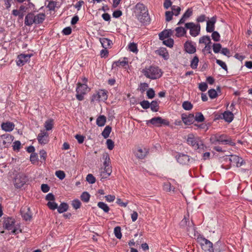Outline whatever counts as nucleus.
Returning <instances> with one entry per match:
<instances>
[{
    "label": "nucleus",
    "instance_id": "f257e3e1",
    "mask_svg": "<svg viewBox=\"0 0 252 252\" xmlns=\"http://www.w3.org/2000/svg\"><path fill=\"white\" fill-rule=\"evenodd\" d=\"M134 13L142 24L147 25L150 22V17L147 7L142 3L138 2L134 6Z\"/></svg>",
    "mask_w": 252,
    "mask_h": 252
},
{
    "label": "nucleus",
    "instance_id": "f03ea898",
    "mask_svg": "<svg viewBox=\"0 0 252 252\" xmlns=\"http://www.w3.org/2000/svg\"><path fill=\"white\" fill-rule=\"evenodd\" d=\"M141 72L146 78L151 80L158 79L162 75L161 70L158 66L154 65L145 67Z\"/></svg>",
    "mask_w": 252,
    "mask_h": 252
},
{
    "label": "nucleus",
    "instance_id": "7ed1b4c3",
    "mask_svg": "<svg viewBox=\"0 0 252 252\" xmlns=\"http://www.w3.org/2000/svg\"><path fill=\"white\" fill-rule=\"evenodd\" d=\"M210 142L213 144L217 143L233 146L235 143L231 138L226 134H216L213 135L210 138Z\"/></svg>",
    "mask_w": 252,
    "mask_h": 252
},
{
    "label": "nucleus",
    "instance_id": "20e7f679",
    "mask_svg": "<svg viewBox=\"0 0 252 252\" xmlns=\"http://www.w3.org/2000/svg\"><path fill=\"white\" fill-rule=\"evenodd\" d=\"M187 143L193 149L198 150L199 152L204 150L205 146L198 137H195L192 134H189L187 139Z\"/></svg>",
    "mask_w": 252,
    "mask_h": 252
},
{
    "label": "nucleus",
    "instance_id": "39448f33",
    "mask_svg": "<svg viewBox=\"0 0 252 252\" xmlns=\"http://www.w3.org/2000/svg\"><path fill=\"white\" fill-rule=\"evenodd\" d=\"M197 241L199 243L202 249L205 252H213L214 248L213 243L203 236L200 235L197 237Z\"/></svg>",
    "mask_w": 252,
    "mask_h": 252
},
{
    "label": "nucleus",
    "instance_id": "423d86ee",
    "mask_svg": "<svg viewBox=\"0 0 252 252\" xmlns=\"http://www.w3.org/2000/svg\"><path fill=\"white\" fill-rule=\"evenodd\" d=\"M107 92L105 90H99L92 95L91 102H104L107 99Z\"/></svg>",
    "mask_w": 252,
    "mask_h": 252
},
{
    "label": "nucleus",
    "instance_id": "0eeeda50",
    "mask_svg": "<svg viewBox=\"0 0 252 252\" xmlns=\"http://www.w3.org/2000/svg\"><path fill=\"white\" fill-rule=\"evenodd\" d=\"M180 226L181 228L185 229L189 233H194L195 232V227L192 221H190L189 217H185L180 223Z\"/></svg>",
    "mask_w": 252,
    "mask_h": 252
},
{
    "label": "nucleus",
    "instance_id": "6e6552de",
    "mask_svg": "<svg viewBox=\"0 0 252 252\" xmlns=\"http://www.w3.org/2000/svg\"><path fill=\"white\" fill-rule=\"evenodd\" d=\"M88 86L86 84L78 83L77 84V87L76 89V98L79 101L83 100L84 99V95L86 94L87 92L88 91Z\"/></svg>",
    "mask_w": 252,
    "mask_h": 252
},
{
    "label": "nucleus",
    "instance_id": "1a4fd4ad",
    "mask_svg": "<svg viewBox=\"0 0 252 252\" xmlns=\"http://www.w3.org/2000/svg\"><path fill=\"white\" fill-rule=\"evenodd\" d=\"M185 27L189 30V34L193 37L198 35L200 32V25L195 24L193 22L187 23L185 24Z\"/></svg>",
    "mask_w": 252,
    "mask_h": 252
},
{
    "label": "nucleus",
    "instance_id": "9d476101",
    "mask_svg": "<svg viewBox=\"0 0 252 252\" xmlns=\"http://www.w3.org/2000/svg\"><path fill=\"white\" fill-rule=\"evenodd\" d=\"M15 220L12 218H6L4 219L3 222V226L12 233H16L17 229L15 226Z\"/></svg>",
    "mask_w": 252,
    "mask_h": 252
},
{
    "label": "nucleus",
    "instance_id": "9b49d317",
    "mask_svg": "<svg viewBox=\"0 0 252 252\" xmlns=\"http://www.w3.org/2000/svg\"><path fill=\"white\" fill-rule=\"evenodd\" d=\"M150 123L156 126H160L162 125L169 126L170 124L169 122L166 120L163 119L160 117H154L147 122V124Z\"/></svg>",
    "mask_w": 252,
    "mask_h": 252
},
{
    "label": "nucleus",
    "instance_id": "f8f14e48",
    "mask_svg": "<svg viewBox=\"0 0 252 252\" xmlns=\"http://www.w3.org/2000/svg\"><path fill=\"white\" fill-rule=\"evenodd\" d=\"M14 140V137L9 134H4L0 136V146L8 147Z\"/></svg>",
    "mask_w": 252,
    "mask_h": 252
},
{
    "label": "nucleus",
    "instance_id": "ddd939ff",
    "mask_svg": "<svg viewBox=\"0 0 252 252\" xmlns=\"http://www.w3.org/2000/svg\"><path fill=\"white\" fill-rule=\"evenodd\" d=\"M44 126L45 129L41 130L37 137L38 141L41 145L46 144L47 141V121L45 122Z\"/></svg>",
    "mask_w": 252,
    "mask_h": 252
},
{
    "label": "nucleus",
    "instance_id": "4468645a",
    "mask_svg": "<svg viewBox=\"0 0 252 252\" xmlns=\"http://www.w3.org/2000/svg\"><path fill=\"white\" fill-rule=\"evenodd\" d=\"M27 182L26 176L23 174H18L14 179V185L17 188H20Z\"/></svg>",
    "mask_w": 252,
    "mask_h": 252
},
{
    "label": "nucleus",
    "instance_id": "2eb2a0df",
    "mask_svg": "<svg viewBox=\"0 0 252 252\" xmlns=\"http://www.w3.org/2000/svg\"><path fill=\"white\" fill-rule=\"evenodd\" d=\"M185 51L190 54L194 53L196 51L195 43L191 40H188L184 44Z\"/></svg>",
    "mask_w": 252,
    "mask_h": 252
},
{
    "label": "nucleus",
    "instance_id": "dca6fc26",
    "mask_svg": "<svg viewBox=\"0 0 252 252\" xmlns=\"http://www.w3.org/2000/svg\"><path fill=\"white\" fill-rule=\"evenodd\" d=\"M228 160L231 164L237 167H240L244 163V160L241 158L236 155H231L228 158Z\"/></svg>",
    "mask_w": 252,
    "mask_h": 252
},
{
    "label": "nucleus",
    "instance_id": "f3484780",
    "mask_svg": "<svg viewBox=\"0 0 252 252\" xmlns=\"http://www.w3.org/2000/svg\"><path fill=\"white\" fill-rule=\"evenodd\" d=\"M31 57L30 54H21L18 56L17 64L18 66H22L28 62Z\"/></svg>",
    "mask_w": 252,
    "mask_h": 252
},
{
    "label": "nucleus",
    "instance_id": "a211bd4d",
    "mask_svg": "<svg viewBox=\"0 0 252 252\" xmlns=\"http://www.w3.org/2000/svg\"><path fill=\"white\" fill-rule=\"evenodd\" d=\"M176 158L177 161L182 164H187L190 160V158L187 155L183 154H178L176 156Z\"/></svg>",
    "mask_w": 252,
    "mask_h": 252
},
{
    "label": "nucleus",
    "instance_id": "6ab92c4d",
    "mask_svg": "<svg viewBox=\"0 0 252 252\" xmlns=\"http://www.w3.org/2000/svg\"><path fill=\"white\" fill-rule=\"evenodd\" d=\"M217 21L216 16L212 17L207 21L206 31L208 32H212L215 30V25Z\"/></svg>",
    "mask_w": 252,
    "mask_h": 252
},
{
    "label": "nucleus",
    "instance_id": "aec40b11",
    "mask_svg": "<svg viewBox=\"0 0 252 252\" xmlns=\"http://www.w3.org/2000/svg\"><path fill=\"white\" fill-rule=\"evenodd\" d=\"M182 120L184 124L186 125H190L193 124L194 120L193 114H190L188 115L185 114L182 115Z\"/></svg>",
    "mask_w": 252,
    "mask_h": 252
},
{
    "label": "nucleus",
    "instance_id": "412c9836",
    "mask_svg": "<svg viewBox=\"0 0 252 252\" xmlns=\"http://www.w3.org/2000/svg\"><path fill=\"white\" fill-rule=\"evenodd\" d=\"M21 213L22 217L25 220H29L32 218V213L30 211V208L24 207L21 210Z\"/></svg>",
    "mask_w": 252,
    "mask_h": 252
},
{
    "label": "nucleus",
    "instance_id": "4be33fe9",
    "mask_svg": "<svg viewBox=\"0 0 252 252\" xmlns=\"http://www.w3.org/2000/svg\"><path fill=\"white\" fill-rule=\"evenodd\" d=\"M55 196L52 193H48V208L55 210L58 208V204L54 202Z\"/></svg>",
    "mask_w": 252,
    "mask_h": 252
},
{
    "label": "nucleus",
    "instance_id": "5701e85b",
    "mask_svg": "<svg viewBox=\"0 0 252 252\" xmlns=\"http://www.w3.org/2000/svg\"><path fill=\"white\" fill-rule=\"evenodd\" d=\"M128 64V59L126 57L120 59L118 61H115L113 63L112 67L115 68L116 67L125 66Z\"/></svg>",
    "mask_w": 252,
    "mask_h": 252
},
{
    "label": "nucleus",
    "instance_id": "b1692460",
    "mask_svg": "<svg viewBox=\"0 0 252 252\" xmlns=\"http://www.w3.org/2000/svg\"><path fill=\"white\" fill-rule=\"evenodd\" d=\"M1 127L5 131L10 132L14 129L15 125L12 122H6L1 125Z\"/></svg>",
    "mask_w": 252,
    "mask_h": 252
},
{
    "label": "nucleus",
    "instance_id": "393cba45",
    "mask_svg": "<svg viewBox=\"0 0 252 252\" xmlns=\"http://www.w3.org/2000/svg\"><path fill=\"white\" fill-rule=\"evenodd\" d=\"M33 24H35V15L32 13H28L25 17V24L31 26Z\"/></svg>",
    "mask_w": 252,
    "mask_h": 252
},
{
    "label": "nucleus",
    "instance_id": "a878e982",
    "mask_svg": "<svg viewBox=\"0 0 252 252\" xmlns=\"http://www.w3.org/2000/svg\"><path fill=\"white\" fill-rule=\"evenodd\" d=\"M174 31L171 29L165 30L159 33V38L163 40L165 38H168L172 35Z\"/></svg>",
    "mask_w": 252,
    "mask_h": 252
},
{
    "label": "nucleus",
    "instance_id": "bb28decb",
    "mask_svg": "<svg viewBox=\"0 0 252 252\" xmlns=\"http://www.w3.org/2000/svg\"><path fill=\"white\" fill-rule=\"evenodd\" d=\"M192 11L191 9H188L183 14L182 18L178 23L177 25H179L184 23L186 20L192 15Z\"/></svg>",
    "mask_w": 252,
    "mask_h": 252
},
{
    "label": "nucleus",
    "instance_id": "cd10ccee",
    "mask_svg": "<svg viewBox=\"0 0 252 252\" xmlns=\"http://www.w3.org/2000/svg\"><path fill=\"white\" fill-rule=\"evenodd\" d=\"M158 54L161 56L164 60H167L169 58V54L165 48H160L156 51Z\"/></svg>",
    "mask_w": 252,
    "mask_h": 252
},
{
    "label": "nucleus",
    "instance_id": "c85d7f7f",
    "mask_svg": "<svg viewBox=\"0 0 252 252\" xmlns=\"http://www.w3.org/2000/svg\"><path fill=\"white\" fill-rule=\"evenodd\" d=\"M112 173V169L111 168H107L105 169L104 168H101L100 170V177L101 179H107L109 177Z\"/></svg>",
    "mask_w": 252,
    "mask_h": 252
},
{
    "label": "nucleus",
    "instance_id": "c756f323",
    "mask_svg": "<svg viewBox=\"0 0 252 252\" xmlns=\"http://www.w3.org/2000/svg\"><path fill=\"white\" fill-rule=\"evenodd\" d=\"M234 118L233 114L230 111H225L222 114V118L227 122L230 123Z\"/></svg>",
    "mask_w": 252,
    "mask_h": 252
},
{
    "label": "nucleus",
    "instance_id": "7c9ffc66",
    "mask_svg": "<svg viewBox=\"0 0 252 252\" xmlns=\"http://www.w3.org/2000/svg\"><path fill=\"white\" fill-rule=\"evenodd\" d=\"M106 122V117L104 115H100L96 119V123L98 126H103L105 125Z\"/></svg>",
    "mask_w": 252,
    "mask_h": 252
},
{
    "label": "nucleus",
    "instance_id": "2f4dec72",
    "mask_svg": "<svg viewBox=\"0 0 252 252\" xmlns=\"http://www.w3.org/2000/svg\"><path fill=\"white\" fill-rule=\"evenodd\" d=\"M147 154V151L146 149H142L141 148L138 149L135 152V156L136 157H137L138 158L140 159H143Z\"/></svg>",
    "mask_w": 252,
    "mask_h": 252
},
{
    "label": "nucleus",
    "instance_id": "473e14b6",
    "mask_svg": "<svg viewBox=\"0 0 252 252\" xmlns=\"http://www.w3.org/2000/svg\"><path fill=\"white\" fill-rule=\"evenodd\" d=\"M175 35L178 37L183 36L186 33L185 29L181 27H177L175 29Z\"/></svg>",
    "mask_w": 252,
    "mask_h": 252
},
{
    "label": "nucleus",
    "instance_id": "72a5a7b5",
    "mask_svg": "<svg viewBox=\"0 0 252 252\" xmlns=\"http://www.w3.org/2000/svg\"><path fill=\"white\" fill-rule=\"evenodd\" d=\"M68 209V205L66 203L63 202L57 208L58 213H63L67 211Z\"/></svg>",
    "mask_w": 252,
    "mask_h": 252
},
{
    "label": "nucleus",
    "instance_id": "f704fd0d",
    "mask_svg": "<svg viewBox=\"0 0 252 252\" xmlns=\"http://www.w3.org/2000/svg\"><path fill=\"white\" fill-rule=\"evenodd\" d=\"M100 42L103 48L106 49L109 47V46L112 43L111 40L106 38H100Z\"/></svg>",
    "mask_w": 252,
    "mask_h": 252
},
{
    "label": "nucleus",
    "instance_id": "c9c22d12",
    "mask_svg": "<svg viewBox=\"0 0 252 252\" xmlns=\"http://www.w3.org/2000/svg\"><path fill=\"white\" fill-rule=\"evenodd\" d=\"M112 127L109 126H107L101 133V135L104 138H107L111 132Z\"/></svg>",
    "mask_w": 252,
    "mask_h": 252
},
{
    "label": "nucleus",
    "instance_id": "e433bc0d",
    "mask_svg": "<svg viewBox=\"0 0 252 252\" xmlns=\"http://www.w3.org/2000/svg\"><path fill=\"white\" fill-rule=\"evenodd\" d=\"M211 43V38L208 35H204L201 37L199 39V44H207V43Z\"/></svg>",
    "mask_w": 252,
    "mask_h": 252
},
{
    "label": "nucleus",
    "instance_id": "4c0bfd02",
    "mask_svg": "<svg viewBox=\"0 0 252 252\" xmlns=\"http://www.w3.org/2000/svg\"><path fill=\"white\" fill-rule=\"evenodd\" d=\"M45 18V15L43 13H39L35 15V24L42 23Z\"/></svg>",
    "mask_w": 252,
    "mask_h": 252
},
{
    "label": "nucleus",
    "instance_id": "58836bf2",
    "mask_svg": "<svg viewBox=\"0 0 252 252\" xmlns=\"http://www.w3.org/2000/svg\"><path fill=\"white\" fill-rule=\"evenodd\" d=\"M97 206L102 209L105 213H108L110 210L109 206L103 202H99L97 203Z\"/></svg>",
    "mask_w": 252,
    "mask_h": 252
},
{
    "label": "nucleus",
    "instance_id": "ea45409f",
    "mask_svg": "<svg viewBox=\"0 0 252 252\" xmlns=\"http://www.w3.org/2000/svg\"><path fill=\"white\" fill-rule=\"evenodd\" d=\"M199 62V59L197 56H195L190 62V67L192 69H196L197 67Z\"/></svg>",
    "mask_w": 252,
    "mask_h": 252
},
{
    "label": "nucleus",
    "instance_id": "a19ab883",
    "mask_svg": "<svg viewBox=\"0 0 252 252\" xmlns=\"http://www.w3.org/2000/svg\"><path fill=\"white\" fill-rule=\"evenodd\" d=\"M151 109L153 112H158L159 109V105L158 101L156 100H153L150 103Z\"/></svg>",
    "mask_w": 252,
    "mask_h": 252
},
{
    "label": "nucleus",
    "instance_id": "79ce46f5",
    "mask_svg": "<svg viewBox=\"0 0 252 252\" xmlns=\"http://www.w3.org/2000/svg\"><path fill=\"white\" fill-rule=\"evenodd\" d=\"M81 199L84 202H88L90 200V195L86 191L83 192L81 195Z\"/></svg>",
    "mask_w": 252,
    "mask_h": 252
},
{
    "label": "nucleus",
    "instance_id": "37998d69",
    "mask_svg": "<svg viewBox=\"0 0 252 252\" xmlns=\"http://www.w3.org/2000/svg\"><path fill=\"white\" fill-rule=\"evenodd\" d=\"M114 233L116 237L118 239H121L122 235L121 233V228L120 226H116L114 230Z\"/></svg>",
    "mask_w": 252,
    "mask_h": 252
},
{
    "label": "nucleus",
    "instance_id": "c03bdc74",
    "mask_svg": "<svg viewBox=\"0 0 252 252\" xmlns=\"http://www.w3.org/2000/svg\"><path fill=\"white\" fill-rule=\"evenodd\" d=\"M194 119L198 122H202L204 121V117L200 112H197L195 114Z\"/></svg>",
    "mask_w": 252,
    "mask_h": 252
},
{
    "label": "nucleus",
    "instance_id": "a18cd8bd",
    "mask_svg": "<svg viewBox=\"0 0 252 252\" xmlns=\"http://www.w3.org/2000/svg\"><path fill=\"white\" fill-rule=\"evenodd\" d=\"M183 108L186 110H190L192 107V104L189 101H185L182 104Z\"/></svg>",
    "mask_w": 252,
    "mask_h": 252
},
{
    "label": "nucleus",
    "instance_id": "49530a36",
    "mask_svg": "<svg viewBox=\"0 0 252 252\" xmlns=\"http://www.w3.org/2000/svg\"><path fill=\"white\" fill-rule=\"evenodd\" d=\"M163 189L166 191H171V190H174V188L171 186L170 183L167 182L164 184Z\"/></svg>",
    "mask_w": 252,
    "mask_h": 252
},
{
    "label": "nucleus",
    "instance_id": "de8ad7c7",
    "mask_svg": "<svg viewBox=\"0 0 252 252\" xmlns=\"http://www.w3.org/2000/svg\"><path fill=\"white\" fill-rule=\"evenodd\" d=\"M174 15L173 11H166L165 13V20L166 22H169L172 19Z\"/></svg>",
    "mask_w": 252,
    "mask_h": 252
},
{
    "label": "nucleus",
    "instance_id": "09e8293b",
    "mask_svg": "<svg viewBox=\"0 0 252 252\" xmlns=\"http://www.w3.org/2000/svg\"><path fill=\"white\" fill-rule=\"evenodd\" d=\"M212 47L213 51L215 53H219L221 51V49H222L221 45L220 43H214Z\"/></svg>",
    "mask_w": 252,
    "mask_h": 252
},
{
    "label": "nucleus",
    "instance_id": "8fccbe9b",
    "mask_svg": "<svg viewBox=\"0 0 252 252\" xmlns=\"http://www.w3.org/2000/svg\"><path fill=\"white\" fill-rule=\"evenodd\" d=\"M172 11L173 12L174 15L177 16L179 15L181 11V8L176 5H172L171 7Z\"/></svg>",
    "mask_w": 252,
    "mask_h": 252
},
{
    "label": "nucleus",
    "instance_id": "3c124183",
    "mask_svg": "<svg viewBox=\"0 0 252 252\" xmlns=\"http://www.w3.org/2000/svg\"><path fill=\"white\" fill-rule=\"evenodd\" d=\"M212 38L215 41H219L220 40V35L217 31L212 32Z\"/></svg>",
    "mask_w": 252,
    "mask_h": 252
},
{
    "label": "nucleus",
    "instance_id": "603ef678",
    "mask_svg": "<svg viewBox=\"0 0 252 252\" xmlns=\"http://www.w3.org/2000/svg\"><path fill=\"white\" fill-rule=\"evenodd\" d=\"M103 165L104 166V168L105 169H107V168H111V167L110 166V158L108 155L106 156L105 160L103 162Z\"/></svg>",
    "mask_w": 252,
    "mask_h": 252
},
{
    "label": "nucleus",
    "instance_id": "864d4df0",
    "mask_svg": "<svg viewBox=\"0 0 252 252\" xmlns=\"http://www.w3.org/2000/svg\"><path fill=\"white\" fill-rule=\"evenodd\" d=\"M55 175L59 179L62 180H63L65 177L64 172L62 170L56 171L55 172Z\"/></svg>",
    "mask_w": 252,
    "mask_h": 252
},
{
    "label": "nucleus",
    "instance_id": "5fc2aeb1",
    "mask_svg": "<svg viewBox=\"0 0 252 252\" xmlns=\"http://www.w3.org/2000/svg\"><path fill=\"white\" fill-rule=\"evenodd\" d=\"M208 95L209 97L212 98H215L218 96V94L215 89H211L208 91Z\"/></svg>",
    "mask_w": 252,
    "mask_h": 252
},
{
    "label": "nucleus",
    "instance_id": "6e6d98bb",
    "mask_svg": "<svg viewBox=\"0 0 252 252\" xmlns=\"http://www.w3.org/2000/svg\"><path fill=\"white\" fill-rule=\"evenodd\" d=\"M128 48L130 51L133 53H135L138 51L137 45L133 42L129 43L128 45Z\"/></svg>",
    "mask_w": 252,
    "mask_h": 252
},
{
    "label": "nucleus",
    "instance_id": "4d7b16f0",
    "mask_svg": "<svg viewBox=\"0 0 252 252\" xmlns=\"http://www.w3.org/2000/svg\"><path fill=\"white\" fill-rule=\"evenodd\" d=\"M163 43L168 47H172L174 44V40L171 38H168L166 40H163Z\"/></svg>",
    "mask_w": 252,
    "mask_h": 252
},
{
    "label": "nucleus",
    "instance_id": "13d9d810",
    "mask_svg": "<svg viewBox=\"0 0 252 252\" xmlns=\"http://www.w3.org/2000/svg\"><path fill=\"white\" fill-rule=\"evenodd\" d=\"M86 180L90 184H94L95 182L94 177L91 174H89L87 176Z\"/></svg>",
    "mask_w": 252,
    "mask_h": 252
},
{
    "label": "nucleus",
    "instance_id": "bf43d9fd",
    "mask_svg": "<svg viewBox=\"0 0 252 252\" xmlns=\"http://www.w3.org/2000/svg\"><path fill=\"white\" fill-rule=\"evenodd\" d=\"M71 204L74 209H77L80 207L81 202L78 199H76L72 201Z\"/></svg>",
    "mask_w": 252,
    "mask_h": 252
},
{
    "label": "nucleus",
    "instance_id": "052dcab7",
    "mask_svg": "<svg viewBox=\"0 0 252 252\" xmlns=\"http://www.w3.org/2000/svg\"><path fill=\"white\" fill-rule=\"evenodd\" d=\"M140 104L144 109H147L150 106V103L148 100H143L140 102Z\"/></svg>",
    "mask_w": 252,
    "mask_h": 252
},
{
    "label": "nucleus",
    "instance_id": "680f3d73",
    "mask_svg": "<svg viewBox=\"0 0 252 252\" xmlns=\"http://www.w3.org/2000/svg\"><path fill=\"white\" fill-rule=\"evenodd\" d=\"M199 89L202 92H205L207 90L208 85L205 82H202L199 84Z\"/></svg>",
    "mask_w": 252,
    "mask_h": 252
},
{
    "label": "nucleus",
    "instance_id": "e2e57ef3",
    "mask_svg": "<svg viewBox=\"0 0 252 252\" xmlns=\"http://www.w3.org/2000/svg\"><path fill=\"white\" fill-rule=\"evenodd\" d=\"M147 95L150 99L153 98L155 95L154 90L153 89H149L147 92Z\"/></svg>",
    "mask_w": 252,
    "mask_h": 252
},
{
    "label": "nucleus",
    "instance_id": "0e129e2a",
    "mask_svg": "<svg viewBox=\"0 0 252 252\" xmlns=\"http://www.w3.org/2000/svg\"><path fill=\"white\" fill-rule=\"evenodd\" d=\"M106 145L107 148L110 150H112L114 148V143L111 139H108L107 140Z\"/></svg>",
    "mask_w": 252,
    "mask_h": 252
},
{
    "label": "nucleus",
    "instance_id": "69168bd1",
    "mask_svg": "<svg viewBox=\"0 0 252 252\" xmlns=\"http://www.w3.org/2000/svg\"><path fill=\"white\" fill-rule=\"evenodd\" d=\"M216 63L218 64H219L220 66H221L224 70H225L226 71L227 70V65L225 64V63L224 62H223V61H222L220 60L217 59Z\"/></svg>",
    "mask_w": 252,
    "mask_h": 252
},
{
    "label": "nucleus",
    "instance_id": "338daca9",
    "mask_svg": "<svg viewBox=\"0 0 252 252\" xmlns=\"http://www.w3.org/2000/svg\"><path fill=\"white\" fill-rule=\"evenodd\" d=\"M21 142L19 141H16L13 144V149L14 151H19L21 148Z\"/></svg>",
    "mask_w": 252,
    "mask_h": 252
},
{
    "label": "nucleus",
    "instance_id": "774afa93",
    "mask_svg": "<svg viewBox=\"0 0 252 252\" xmlns=\"http://www.w3.org/2000/svg\"><path fill=\"white\" fill-rule=\"evenodd\" d=\"M211 43H207L205 44V46L202 50V52H207L208 53H211Z\"/></svg>",
    "mask_w": 252,
    "mask_h": 252
}]
</instances>
